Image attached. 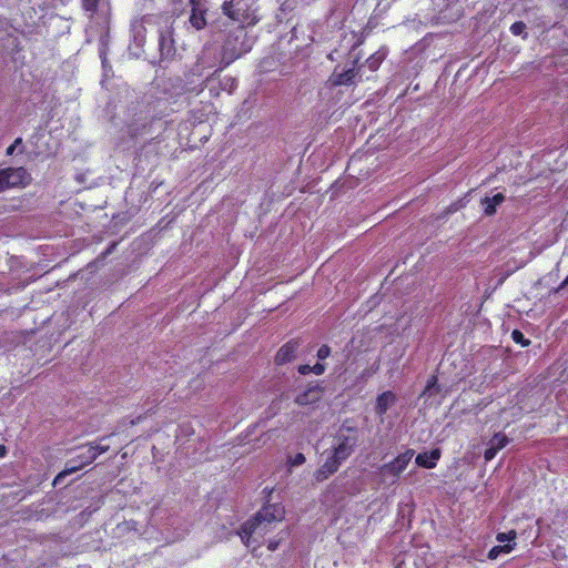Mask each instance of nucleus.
<instances>
[{"label":"nucleus","mask_w":568,"mask_h":568,"mask_svg":"<svg viewBox=\"0 0 568 568\" xmlns=\"http://www.w3.org/2000/svg\"><path fill=\"white\" fill-rule=\"evenodd\" d=\"M233 1L234 0L225 1L222 6V11L226 17H229L233 21H239L240 17L233 9Z\"/></svg>","instance_id":"nucleus-17"},{"label":"nucleus","mask_w":568,"mask_h":568,"mask_svg":"<svg viewBox=\"0 0 568 568\" xmlns=\"http://www.w3.org/2000/svg\"><path fill=\"white\" fill-rule=\"evenodd\" d=\"M82 8L85 11L94 13L98 10L99 0H81Z\"/></svg>","instance_id":"nucleus-21"},{"label":"nucleus","mask_w":568,"mask_h":568,"mask_svg":"<svg viewBox=\"0 0 568 568\" xmlns=\"http://www.w3.org/2000/svg\"><path fill=\"white\" fill-rule=\"evenodd\" d=\"M526 29H527L526 23L523 22V21H516V22H514L510 26V32L514 36H521V34H524V37H526L527 36Z\"/></svg>","instance_id":"nucleus-20"},{"label":"nucleus","mask_w":568,"mask_h":568,"mask_svg":"<svg viewBox=\"0 0 568 568\" xmlns=\"http://www.w3.org/2000/svg\"><path fill=\"white\" fill-rule=\"evenodd\" d=\"M414 455H415V450L409 448V449H406L404 453L397 455L389 463L382 465L378 468V473H377L378 476L381 477V481L382 483L388 481L390 485L396 484L398 481L400 475L407 468V466L410 463Z\"/></svg>","instance_id":"nucleus-3"},{"label":"nucleus","mask_w":568,"mask_h":568,"mask_svg":"<svg viewBox=\"0 0 568 568\" xmlns=\"http://www.w3.org/2000/svg\"><path fill=\"white\" fill-rule=\"evenodd\" d=\"M300 343L295 339H291L280 347L275 355L276 365H284L294 359Z\"/></svg>","instance_id":"nucleus-7"},{"label":"nucleus","mask_w":568,"mask_h":568,"mask_svg":"<svg viewBox=\"0 0 568 568\" xmlns=\"http://www.w3.org/2000/svg\"><path fill=\"white\" fill-rule=\"evenodd\" d=\"M325 369H326V366L322 363H316L315 365L312 366V373L315 375L324 374Z\"/></svg>","instance_id":"nucleus-26"},{"label":"nucleus","mask_w":568,"mask_h":568,"mask_svg":"<svg viewBox=\"0 0 568 568\" xmlns=\"http://www.w3.org/2000/svg\"><path fill=\"white\" fill-rule=\"evenodd\" d=\"M516 538V531L510 530L508 532H499L496 536L497 541L505 542V541H511Z\"/></svg>","instance_id":"nucleus-22"},{"label":"nucleus","mask_w":568,"mask_h":568,"mask_svg":"<svg viewBox=\"0 0 568 568\" xmlns=\"http://www.w3.org/2000/svg\"><path fill=\"white\" fill-rule=\"evenodd\" d=\"M31 178L28 171L20 168H6L0 170V193L13 187H24Z\"/></svg>","instance_id":"nucleus-4"},{"label":"nucleus","mask_w":568,"mask_h":568,"mask_svg":"<svg viewBox=\"0 0 568 568\" xmlns=\"http://www.w3.org/2000/svg\"><path fill=\"white\" fill-rule=\"evenodd\" d=\"M94 453L91 452L89 445H84L79 449V453L69 459L65 464V468L59 473V475L54 479V484H57L61 478L70 475L77 470L82 469L87 465H90L94 462Z\"/></svg>","instance_id":"nucleus-5"},{"label":"nucleus","mask_w":568,"mask_h":568,"mask_svg":"<svg viewBox=\"0 0 568 568\" xmlns=\"http://www.w3.org/2000/svg\"><path fill=\"white\" fill-rule=\"evenodd\" d=\"M397 400L396 395L392 390H386L379 394L376 398L375 413L379 417H383L389 407Z\"/></svg>","instance_id":"nucleus-9"},{"label":"nucleus","mask_w":568,"mask_h":568,"mask_svg":"<svg viewBox=\"0 0 568 568\" xmlns=\"http://www.w3.org/2000/svg\"><path fill=\"white\" fill-rule=\"evenodd\" d=\"M288 535V532L280 531L275 538L268 539L267 541V549L270 551H275L280 544L285 539V537Z\"/></svg>","instance_id":"nucleus-19"},{"label":"nucleus","mask_w":568,"mask_h":568,"mask_svg":"<svg viewBox=\"0 0 568 568\" xmlns=\"http://www.w3.org/2000/svg\"><path fill=\"white\" fill-rule=\"evenodd\" d=\"M356 77L357 71L355 70V67H353L339 73L334 71L328 81L332 87L352 85L356 82Z\"/></svg>","instance_id":"nucleus-8"},{"label":"nucleus","mask_w":568,"mask_h":568,"mask_svg":"<svg viewBox=\"0 0 568 568\" xmlns=\"http://www.w3.org/2000/svg\"><path fill=\"white\" fill-rule=\"evenodd\" d=\"M164 41H165V38L163 36H161V38H160V47L161 48H163Z\"/></svg>","instance_id":"nucleus-33"},{"label":"nucleus","mask_w":568,"mask_h":568,"mask_svg":"<svg viewBox=\"0 0 568 568\" xmlns=\"http://www.w3.org/2000/svg\"><path fill=\"white\" fill-rule=\"evenodd\" d=\"M498 450L493 446L490 445L488 448H486L485 453H484V458L488 462V460H491L495 458V456L497 455Z\"/></svg>","instance_id":"nucleus-24"},{"label":"nucleus","mask_w":568,"mask_h":568,"mask_svg":"<svg viewBox=\"0 0 568 568\" xmlns=\"http://www.w3.org/2000/svg\"><path fill=\"white\" fill-rule=\"evenodd\" d=\"M14 150H16L14 144H11V145H9V146L7 148V150H6V154H7V155H12V154L14 153Z\"/></svg>","instance_id":"nucleus-29"},{"label":"nucleus","mask_w":568,"mask_h":568,"mask_svg":"<svg viewBox=\"0 0 568 568\" xmlns=\"http://www.w3.org/2000/svg\"><path fill=\"white\" fill-rule=\"evenodd\" d=\"M108 437H101L99 438L98 444H88L91 452L94 453V459H97L100 455L106 453L110 449V446L108 444H103V442Z\"/></svg>","instance_id":"nucleus-14"},{"label":"nucleus","mask_w":568,"mask_h":568,"mask_svg":"<svg viewBox=\"0 0 568 568\" xmlns=\"http://www.w3.org/2000/svg\"><path fill=\"white\" fill-rule=\"evenodd\" d=\"M505 201V195L503 193H497L493 197H484L483 203L485 204L484 213L487 216H491L496 213L497 205L501 204Z\"/></svg>","instance_id":"nucleus-12"},{"label":"nucleus","mask_w":568,"mask_h":568,"mask_svg":"<svg viewBox=\"0 0 568 568\" xmlns=\"http://www.w3.org/2000/svg\"><path fill=\"white\" fill-rule=\"evenodd\" d=\"M511 338L516 344H519L523 347H527L531 343L530 339L526 338L524 333L519 329H514L511 332Z\"/></svg>","instance_id":"nucleus-18"},{"label":"nucleus","mask_w":568,"mask_h":568,"mask_svg":"<svg viewBox=\"0 0 568 568\" xmlns=\"http://www.w3.org/2000/svg\"><path fill=\"white\" fill-rule=\"evenodd\" d=\"M305 456L302 453H297L291 460L292 466H300L305 463Z\"/></svg>","instance_id":"nucleus-25"},{"label":"nucleus","mask_w":568,"mask_h":568,"mask_svg":"<svg viewBox=\"0 0 568 568\" xmlns=\"http://www.w3.org/2000/svg\"><path fill=\"white\" fill-rule=\"evenodd\" d=\"M226 82H231V85H230V92H231L233 90V88L236 85V80L233 78H227Z\"/></svg>","instance_id":"nucleus-30"},{"label":"nucleus","mask_w":568,"mask_h":568,"mask_svg":"<svg viewBox=\"0 0 568 568\" xmlns=\"http://www.w3.org/2000/svg\"><path fill=\"white\" fill-rule=\"evenodd\" d=\"M6 455V447L3 445H0V457H3Z\"/></svg>","instance_id":"nucleus-31"},{"label":"nucleus","mask_w":568,"mask_h":568,"mask_svg":"<svg viewBox=\"0 0 568 568\" xmlns=\"http://www.w3.org/2000/svg\"><path fill=\"white\" fill-rule=\"evenodd\" d=\"M298 373L301 375H307L312 373V366L304 364L298 366Z\"/></svg>","instance_id":"nucleus-27"},{"label":"nucleus","mask_w":568,"mask_h":568,"mask_svg":"<svg viewBox=\"0 0 568 568\" xmlns=\"http://www.w3.org/2000/svg\"><path fill=\"white\" fill-rule=\"evenodd\" d=\"M323 388L318 385L311 386L303 393L298 394L295 398V403L300 406L314 404L320 399V393Z\"/></svg>","instance_id":"nucleus-11"},{"label":"nucleus","mask_w":568,"mask_h":568,"mask_svg":"<svg viewBox=\"0 0 568 568\" xmlns=\"http://www.w3.org/2000/svg\"><path fill=\"white\" fill-rule=\"evenodd\" d=\"M384 58H385V55L379 52H375V53L371 54L366 59V64H367L368 69L371 71H377L379 69Z\"/></svg>","instance_id":"nucleus-13"},{"label":"nucleus","mask_w":568,"mask_h":568,"mask_svg":"<svg viewBox=\"0 0 568 568\" xmlns=\"http://www.w3.org/2000/svg\"><path fill=\"white\" fill-rule=\"evenodd\" d=\"M285 518V508L282 504H265L254 516L244 521L237 534L245 546L256 542L261 546L264 538L273 532Z\"/></svg>","instance_id":"nucleus-1"},{"label":"nucleus","mask_w":568,"mask_h":568,"mask_svg":"<svg viewBox=\"0 0 568 568\" xmlns=\"http://www.w3.org/2000/svg\"><path fill=\"white\" fill-rule=\"evenodd\" d=\"M358 440V429L343 424L334 436V444L328 456L314 473L315 480L321 483L335 474L341 465L355 452Z\"/></svg>","instance_id":"nucleus-2"},{"label":"nucleus","mask_w":568,"mask_h":568,"mask_svg":"<svg viewBox=\"0 0 568 568\" xmlns=\"http://www.w3.org/2000/svg\"><path fill=\"white\" fill-rule=\"evenodd\" d=\"M21 143H22V139L21 138H17L12 144H14V146L17 148Z\"/></svg>","instance_id":"nucleus-32"},{"label":"nucleus","mask_w":568,"mask_h":568,"mask_svg":"<svg viewBox=\"0 0 568 568\" xmlns=\"http://www.w3.org/2000/svg\"><path fill=\"white\" fill-rule=\"evenodd\" d=\"M513 549H514V546H513V545H510V544L503 545V546H494V547L488 551V558H489V559H496L500 552L508 554V552H510Z\"/></svg>","instance_id":"nucleus-16"},{"label":"nucleus","mask_w":568,"mask_h":568,"mask_svg":"<svg viewBox=\"0 0 568 568\" xmlns=\"http://www.w3.org/2000/svg\"><path fill=\"white\" fill-rule=\"evenodd\" d=\"M191 14L189 21L196 30H202L206 26V7L205 0H190Z\"/></svg>","instance_id":"nucleus-6"},{"label":"nucleus","mask_w":568,"mask_h":568,"mask_svg":"<svg viewBox=\"0 0 568 568\" xmlns=\"http://www.w3.org/2000/svg\"><path fill=\"white\" fill-rule=\"evenodd\" d=\"M440 456L442 450L439 448H434L429 453H419L415 458V463L419 467L432 469L436 467L437 462L440 459Z\"/></svg>","instance_id":"nucleus-10"},{"label":"nucleus","mask_w":568,"mask_h":568,"mask_svg":"<svg viewBox=\"0 0 568 568\" xmlns=\"http://www.w3.org/2000/svg\"><path fill=\"white\" fill-rule=\"evenodd\" d=\"M509 443V438L501 433H497L490 439V445H493L498 452L505 448Z\"/></svg>","instance_id":"nucleus-15"},{"label":"nucleus","mask_w":568,"mask_h":568,"mask_svg":"<svg viewBox=\"0 0 568 568\" xmlns=\"http://www.w3.org/2000/svg\"><path fill=\"white\" fill-rule=\"evenodd\" d=\"M436 382H437L436 376H432L430 379L427 382L424 393L430 390V388L435 386Z\"/></svg>","instance_id":"nucleus-28"},{"label":"nucleus","mask_w":568,"mask_h":568,"mask_svg":"<svg viewBox=\"0 0 568 568\" xmlns=\"http://www.w3.org/2000/svg\"><path fill=\"white\" fill-rule=\"evenodd\" d=\"M331 355V347L326 344L322 345L316 353L320 361L326 359Z\"/></svg>","instance_id":"nucleus-23"}]
</instances>
